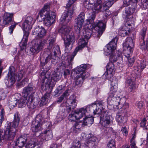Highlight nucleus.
<instances>
[{
    "instance_id": "nucleus-14",
    "label": "nucleus",
    "mask_w": 148,
    "mask_h": 148,
    "mask_svg": "<svg viewBox=\"0 0 148 148\" xmlns=\"http://www.w3.org/2000/svg\"><path fill=\"white\" fill-rule=\"evenodd\" d=\"M56 58L54 57V56H52L50 53L48 54L45 52L40 56L41 63L44 65L48 63H50L51 62L53 64H56L57 62Z\"/></svg>"
},
{
    "instance_id": "nucleus-49",
    "label": "nucleus",
    "mask_w": 148,
    "mask_h": 148,
    "mask_svg": "<svg viewBox=\"0 0 148 148\" xmlns=\"http://www.w3.org/2000/svg\"><path fill=\"white\" fill-rule=\"evenodd\" d=\"M53 53L54 57L56 58V56L58 53H59L60 52V47L58 46L54 45V47H53Z\"/></svg>"
},
{
    "instance_id": "nucleus-47",
    "label": "nucleus",
    "mask_w": 148,
    "mask_h": 148,
    "mask_svg": "<svg viewBox=\"0 0 148 148\" xmlns=\"http://www.w3.org/2000/svg\"><path fill=\"white\" fill-rule=\"evenodd\" d=\"M110 119H107L103 120V119H100V122L101 124V125L104 127H107L108 126L110 123Z\"/></svg>"
},
{
    "instance_id": "nucleus-26",
    "label": "nucleus",
    "mask_w": 148,
    "mask_h": 148,
    "mask_svg": "<svg viewBox=\"0 0 148 148\" xmlns=\"http://www.w3.org/2000/svg\"><path fill=\"white\" fill-rule=\"evenodd\" d=\"M75 113L77 114L76 116L79 119H80L84 116H88V115L86 109L84 108L76 110L75 111Z\"/></svg>"
},
{
    "instance_id": "nucleus-30",
    "label": "nucleus",
    "mask_w": 148,
    "mask_h": 148,
    "mask_svg": "<svg viewBox=\"0 0 148 148\" xmlns=\"http://www.w3.org/2000/svg\"><path fill=\"white\" fill-rule=\"evenodd\" d=\"M84 81L81 76L78 75L75 77L74 82L76 86L80 87L81 86Z\"/></svg>"
},
{
    "instance_id": "nucleus-12",
    "label": "nucleus",
    "mask_w": 148,
    "mask_h": 148,
    "mask_svg": "<svg viewBox=\"0 0 148 148\" xmlns=\"http://www.w3.org/2000/svg\"><path fill=\"white\" fill-rule=\"evenodd\" d=\"M118 39L117 38H115L107 45L106 47L104 48V54L108 56L112 54L116 49Z\"/></svg>"
},
{
    "instance_id": "nucleus-1",
    "label": "nucleus",
    "mask_w": 148,
    "mask_h": 148,
    "mask_svg": "<svg viewBox=\"0 0 148 148\" xmlns=\"http://www.w3.org/2000/svg\"><path fill=\"white\" fill-rule=\"evenodd\" d=\"M76 0H69L66 4V8L67 10L64 12L60 19V23L63 25L59 30V32L62 34L64 40V43L66 50H69V47L73 44L75 41L74 32L71 28L65 25L71 20V16L74 12V9L72 5Z\"/></svg>"
},
{
    "instance_id": "nucleus-22",
    "label": "nucleus",
    "mask_w": 148,
    "mask_h": 148,
    "mask_svg": "<svg viewBox=\"0 0 148 148\" xmlns=\"http://www.w3.org/2000/svg\"><path fill=\"white\" fill-rule=\"evenodd\" d=\"M34 34L37 35L39 38H42L45 36L46 34V30L43 27L37 26L34 29Z\"/></svg>"
},
{
    "instance_id": "nucleus-3",
    "label": "nucleus",
    "mask_w": 148,
    "mask_h": 148,
    "mask_svg": "<svg viewBox=\"0 0 148 148\" xmlns=\"http://www.w3.org/2000/svg\"><path fill=\"white\" fill-rule=\"evenodd\" d=\"M40 77V79L42 80L41 88L43 89L45 86V89H47L48 88L52 90L57 81L61 78L60 75H59L58 73L55 72L52 74L51 78V81L50 82L48 81V78L49 77V76L46 73L42 72L41 73Z\"/></svg>"
},
{
    "instance_id": "nucleus-31",
    "label": "nucleus",
    "mask_w": 148,
    "mask_h": 148,
    "mask_svg": "<svg viewBox=\"0 0 148 148\" xmlns=\"http://www.w3.org/2000/svg\"><path fill=\"white\" fill-rule=\"evenodd\" d=\"M77 49H78V48L76 49H75L72 55L68 57L67 65V66H68L67 67H71L73 60L74 57L76 55L77 53Z\"/></svg>"
},
{
    "instance_id": "nucleus-4",
    "label": "nucleus",
    "mask_w": 148,
    "mask_h": 148,
    "mask_svg": "<svg viewBox=\"0 0 148 148\" xmlns=\"http://www.w3.org/2000/svg\"><path fill=\"white\" fill-rule=\"evenodd\" d=\"M33 18L31 16H28L22 25V29L24 32L23 38L19 44V46L21 50H23L25 48L28 41L29 30L32 28V23Z\"/></svg>"
},
{
    "instance_id": "nucleus-8",
    "label": "nucleus",
    "mask_w": 148,
    "mask_h": 148,
    "mask_svg": "<svg viewBox=\"0 0 148 148\" xmlns=\"http://www.w3.org/2000/svg\"><path fill=\"white\" fill-rule=\"evenodd\" d=\"M43 10L40 11L38 15V18L40 19V21L43 20L44 24L47 26L49 27L51 24L54 23L55 20L56 16L55 13L53 12L51 14L48 13L46 14Z\"/></svg>"
},
{
    "instance_id": "nucleus-9",
    "label": "nucleus",
    "mask_w": 148,
    "mask_h": 148,
    "mask_svg": "<svg viewBox=\"0 0 148 148\" xmlns=\"http://www.w3.org/2000/svg\"><path fill=\"white\" fill-rule=\"evenodd\" d=\"M117 92L110 91L108 98V102L110 105L112 106L115 109L119 108L118 106L121 103L122 101L119 97L117 96Z\"/></svg>"
},
{
    "instance_id": "nucleus-21",
    "label": "nucleus",
    "mask_w": 148,
    "mask_h": 148,
    "mask_svg": "<svg viewBox=\"0 0 148 148\" xmlns=\"http://www.w3.org/2000/svg\"><path fill=\"white\" fill-rule=\"evenodd\" d=\"M102 105L101 103L93 104L89 106V108L93 112L94 114H99L102 112Z\"/></svg>"
},
{
    "instance_id": "nucleus-37",
    "label": "nucleus",
    "mask_w": 148,
    "mask_h": 148,
    "mask_svg": "<svg viewBox=\"0 0 148 148\" xmlns=\"http://www.w3.org/2000/svg\"><path fill=\"white\" fill-rule=\"evenodd\" d=\"M110 115L108 111L104 110L103 109L102 110L100 116V119L105 120L107 119H110Z\"/></svg>"
},
{
    "instance_id": "nucleus-50",
    "label": "nucleus",
    "mask_w": 148,
    "mask_h": 148,
    "mask_svg": "<svg viewBox=\"0 0 148 148\" xmlns=\"http://www.w3.org/2000/svg\"><path fill=\"white\" fill-rule=\"evenodd\" d=\"M107 148H116L114 140L112 139L109 142Z\"/></svg>"
},
{
    "instance_id": "nucleus-19",
    "label": "nucleus",
    "mask_w": 148,
    "mask_h": 148,
    "mask_svg": "<svg viewBox=\"0 0 148 148\" xmlns=\"http://www.w3.org/2000/svg\"><path fill=\"white\" fill-rule=\"evenodd\" d=\"M95 28L97 29L98 34L101 36L105 31L106 27V24L102 21H98L94 24Z\"/></svg>"
},
{
    "instance_id": "nucleus-32",
    "label": "nucleus",
    "mask_w": 148,
    "mask_h": 148,
    "mask_svg": "<svg viewBox=\"0 0 148 148\" xmlns=\"http://www.w3.org/2000/svg\"><path fill=\"white\" fill-rule=\"evenodd\" d=\"M93 121L94 119L93 118L86 116L85 118H84V121L82 125H83V126L87 125L89 126L93 123Z\"/></svg>"
},
{
    "instance_id": "nucleus-24",
    "label": "nucleus",
    "mask_w": 148,
    "mask_h": 148,
    "mask_svg": "<svg viewBox=\"0 0 148 148\" xmlns=\"http://www.w3.org/2000/svg\"><path fill=\"white\" fill-rule=\"evenodd\" d=\"M34 99L32 96L28 97L27 106L30 110L34 109L36 108L38 104V102L37 101H34Z\"/></svg>"
},
{
    "instance_id": "nucleus-62",
    "label": "nucleus",
    "mask_w": 148,
    "mask_h": 148,
    "mask_svg": "<svg viewBox=\"0 0 148 148\" xmlns=\"http://www.w3.org/2000/svg\"><path fill=\"white\" fill-rule=\"evenodd\" d=\"M49 5H46L44 6V7L41 11H42V10H43V11L45 12V14H47L48 13L47 11H48L49 10Z\"/></svg>"
},
{
    "instance_id": "nucleus-64",
    "label": "nucleus",
    "mask_w": 148,
    "mask_h": 148,
    "mask_svg": "<svg viewBox=\"0 0 148 148\" xmlns=\"http://www.w3.org/2000/svg\"><path fill=\"white\" fill-rule=\"evenodd\" d=\"M130 146L131 148H138L136 145V144L134 140H130Z\"/></svg>"
},
{
    "instance_id": "nucleus-56",
    "label": "nucleus",
    "mask_w": 148,
    "mask_h": 148,
    "mask_svg": "<svg viewBox=\"0 0 148 148\" xmlns=\"http://www.w3.org/2000/svg\"><path fill=\"white\" fill-rule=\"evenodd\" d=\"M65 86L64 85H61L58 86L56 88L61 93H62L65 90Z\"/></svg>"
},
{
    "instance_id": "nucleus-23",
    "label": "nucleus",
    "mask_w": 148,
    "mask_h": 148,
    "mask_svg": "<svg viewBox=\"0 0 148 148\" xmlns=\"http://www.w3.org/2000/svg\"><path fill=\"white\" fill-rule=\"evenodd\" d=\"M80 33L79 34H77L78 35L77 38H79L78 41V46L75 49L78 48L77 49V52L81 50L86 45V42L85 40L84 39V38L82 37V35H79Z\"/></svg>"
},
{
    "instance_id": "nucleus-2",
    "label": "nucleus",
    "mask_w": 148,
    "mask_h": 148,
    "mask_svg": "<svg viewBox=\"0 0 148 148\" xmlns=\"http://www.w3.org/2000/svg\"><path fill=\"white\" fill-rule=\"evenodd\" d=\"M114 1H105L103 4H94L92 8L93 12L89 14V18L86 20L87 24H92L96 15L95 13H98L99 12L104 13L105 17L107 18L111 14L109 8L114 3Z\"/></svg>"
},
{
    "instance_id": "nucleus-41",
    "label": "nucleus",
    "mask_w": 148,
    "mask_h": 148,
    "mask_svg": "<svg viewBox=\"0 0 148 148\" xmlns=\"http://www.w3.org/2000/svg\"><path fill=\"white\" fill-rule=\"evenodd\" d=\"M77 100L75 99V97L74 95H71L69 99L67 100V102H70L71 106H72L73 108H75L77 106Z\"/></svg>"
},
{
    "instance_id": "nucleus-53",
    "label": "nucleus",
    "mask_w": 148,
    "mask_h": 148,
    "mask_svg": "<svg viewBox=\"0 0 148 148\" xmlns=\"http://www.w3.org/2000/svg\"><path fill=\"white\" fill-rule=\"evenodd\" d=\"M76 116L77 114L75 111L74 114L72 113L69 114V117L71 121H75L76 120L79 119Z\"/></svg>"
},
{
    "instance_id": "nucleus-29",
    "label": "nucleus",
    "mask_w": 148,
    "mask_h": 148,
    "mask_svg": "<svg viewBox=\"0 0 148 148\" xmlns=\"http://www.w3.org/2000/svg\"><path fill=\"white\" fill-rule=\"evenodd\" d=\"M34 85L32 83L29 84L27 86L25 87L23 90V93L24 94L25 97H27L28 95L33 91Z\"/></svg>"
},
{
    "instance_id": "nucleus-57",
    "label": "nucleus",
    "mask_w": 148,
    "mask_h": 148,
    "mask_svg": "<svg viewBox=\"0 0 148 148\" xmlns=\"http://www.w3.org/2000/svg\"><path fill=\"white\" fill-rule=\"evenodd\" d=\"M79 75L81 76V77L82 78L83 80H84L89 76V74L88 73L85 71Z\"/></svg>"
},
{
    "instance_id": "nucleus-34",
    "label": "nucleus",
    "mask_w": 148,
    "mask_h": 148,
    "mask_svg": "<svg viewBox=\"0 0 148 148\" xmlns=\"http://www.w3.org/2000/svg\"><path fill=\"white\" fill-rule=\"evenodd\" d=\"M28 101V97H22L19 100L18 103V107L19 108H22L25 107Z\"/></svg>"
},
{
    "instance_id": "nucleus-46",
    "label": "nucleus",
    "mask_w": 148,
    "mask_h": 148,
    "mask_svg": "<svg viewBox=\"0 0 148 148\" xmlns=\"http://www.w3.org/2000/svg\"><path fill=\"white\" fill-rule=\"evenodd\" d=\"M126 52H125V56L127 58L129 62L128 65L129 66H131L134 62L135 59L133 57L130 58V55H131L132 53L130 55H127L126 54Z\"/></svg>"
},
{
    "instance_id": "nucleus-58",
    "label": "nucleus",
    "mask_w": 148,
    "mask_h": 148,
    "mask_svg": "<svg viewBox=\"0 0 148 148\" xmlns=\"http://www.w3.org/2000/svg\"><path fill=\"white\" fill-rule=\"evenodd\" d=\"M17 24V23L15 22L12 23L11 26L9 27V32L10 34L12 33L14 30V29L16 25Z\"/></svg>"
},
{
    "instance_id": "nucleus-28",
    "label": "nucleus",
    "mask_w": 148,
    "mask_h": 148,
    "mask_svg": "<svg viewBox=\"0 0 148 148\" xmlns=\"http://www.w3.org/2000/svg\"><path fill=\"white\" fill-rule=\"evenodd\" d=\"M147 29V27L145 26L143 27L140 30V34L141 36V41H140V44L141 46H143L145 45L144 39L146 36Z\"/></svg>"
},
{
    "instance_id": "nucleus-16",
    "label": "nucleus",
    "mask_w": 148,
    "mask_h": 148,
    "mask_svg": "<svg viewBox=\"0 0 148 148\" xmlns=\"http://www.w3.org/2000/svg\"><path fill=\"white\" fill-rule=\"evenodd\" d=\"M84 19L85 14L83 12H81L78 16L77 18V22L74 27L75 31L77 34H79L80 33Z\"/></svg>"
},
{
    "instance_id": "nucleus-5",
    "label": "nucleus",
    "mask_w": 148,
    "mask_h": 148,
    "mask_svg": "<svg viewBox=\"0 0 148 148\" xmlns=\"http://www.w3.org/2000/svg\"><path fill=\"white\" fill-rule=\"evenodd\" d=\"M20 120L19 114L18 113L14 115V120L11 125L8 126L5 129V137L6 138L13 139L15 135L16 128L18 126Z\"/></svg>"
},
{
    "instance_id": "nucleus-25",
    "label": "nucleus",
    "mask_w": 148,
    "mask_h": 148,
    "mask_svg": "<svg viewBox=\"0 0 148 148\" xmlns=\"http://www.w3.org/2000/svg\"><path fill=\"white\" fill-rule=\"evenodd\" d=\"M40 137L41 139L45 141L49 140L53 137L52 132L49 130L45 131L43 133L40 134Z\"/></svg>"
},
{
    "instance_id": "nucleus-39",
    "label": "nucleus",
    "mask_w": 148,
    "mask_h": 148,
    "mask_svg": "<svg viewBox=\"0 0 148 148\" xmlns=\"http://www.w3.org/2000/svg\"><path fill=\"white\" fill-rule=\"evenodd\" d=\"M5 129L4 130V132L0 128V145H2L3 144V141L4 139L7 140H12L13 139L6 138L5 137Z\"/></svg>"
},
{
    "instance_id": "nucleus-55",
    "label": "nucleus",
    "mask_w": 148,
    "mask_h": 148,
    "mask_svg": "<svg viewBox=\"0 0 148 148\" xmlns=\"http://www.w3.org/2000/svg\"><path fill=\"white\" fill-rule=\"evenodd\" d=\"M125 82L126 85L127 86H128L134 83L132 81V79L130 77H128L127 78Z\"/></svg>"
},
{
    "instance_id": "nucleus-59",
    "label": "nucleus",
    "mask_w": 148,
    "mask_h": 148,
    "mask_svg": "<svg viewBox=\"0 0 148 148\" xmlns=\"http://www.w3.org/2000/svg\"><path fill=\"white\" fill-rule=\"evenodd\" d=\"M6 97L5 94L4 92L1 90L0 91V101L4 99Z\"/></svg>"
},
{
    "instance_id": "nucleus-63",
    "label": "nucleus",
    "mask_w": 148,
    "mask_h": 148,
    "mask_svg": "<svg viewBox=\"0 0 148 148\" xmlns=\"http://www.w3.org/2000/svg\"><path fill=\"white\" fill-rule=\"evenodd\" d=\"M116 120L119 123H121L123 121L122 117L120 115H117L116 117Z\"/></svg>"
},
{
    "instance_id": "nucleus-7",
    "label": "nucleus",
    "mask_w": 148,
    "mask_h": 148,
    "mask_svg": "<svg viewBox=\"0 0 148 148\" xmlns=\"http://www.w3.org/2000/svg\"><path fill=\"white\" fill-rule=\"evenodd\" d=\"M43 119L40 115L37 116L35 119L33 121L31 124V128L33 132H36L40 131L42 129H45L48 123L43 121Z\"/></svg>"
},
{
    "instance_id": "nucleus-6",
    "label": "nucleus",
    "mask_w": 148,
    "mask_h": 148,
    "mask_svg": "<svg viewBox=\"0 0 148 148\" xmlns=\"http://www.w3.org/2000/svg\"><path fill=\"white\" fill-rule=\"evenodd\" d=\"M20 120L19 114L18 113L14 115V120L11 125L8 126L5 129V137L6 138L13 139L15 135L16 128L18 126Z\"/></svg>"
},
{
    "instance_id": "nucleus-42",
    "label": "nucleus",
    "mask_w": 148,
    "mask_h": 148,
    "mask_svg": "<svg viewBox=\"0 0 148 148\" xmlns=\"http://www.w3.org/2000/svg\"><path fill=\"white\" fill-rule=\"evenodd\" d=\"M86 68V64H82L78 67L76 70V73L78 75L80 74L85 71Z\"/></svg>"
},
{
    "instance_id": "nucleus-13",
    "label": "nucleus",
    "mask_w": 148,
    "mask_h": 148,
    "mask_svg": "<svg viewBox=\"0 0 148 148\" xmlns=\"http://www.w3.org/2000/svg\"><path fill=\"white\" fill-rule=\"evenodd\" d=\"M46 42L47 41L45 39L39 40L37 43H35L30 48V51L33 54L38 53L43 48Z\"/></svg>"
},
{
    "instance_id": "nucleus-61",
    "label": "nucleus",
    "mask_w": 148,
    "mask_h": 148,
    "mask_svg": "<svg viewBox=\"0 0 148 148\" xmlns=\"http://www.w3.org/2000/svg\"><path fill=\"white\" fill-rule=\"evenodd\" d=\"M128 86L129 87L128 90L129 92H132L135 89V86L134 83Z\"/></svg>"
},
{
    "instance_id": "nucleus-48",
    "label": "nucleus",
    "mask_w": 148,
    "mask_h": 148,
    "mask_svg": "<svg viewBox=\"0 0 148 148\" xmlns=\"http://www.w3.org/2000/svg\"><path fill=\"white\" fill-rule=\"evenodd\" d=\"M130 31H126L125 30L121 29L119 31V33L120 35L122 37H125L127 36L130 33Z\"/></svg>"
},
{
    "instance_id": "nucleus-11",
    "label": "nucleus",
    "mask_w": 148,
    "mask_h": 148,
    "mask_svg": "<svg viewBox=\"0 0 148 148\" xmlns=\"http://www.w3.org/2000/svg\"><path fill=\"white\" fill-rule=\"evenodd\" d=\"M71 108L70 105L66 102L62 103L60 107V111L56 117L58 121H60L63 119L66 116V112L69 113L71 111Z\"/></svg>"
},
{
    "instance_id": "nucleus-15",
    "label": "nucleus",
    "mask_w": 148,
    "mask_h": 148,
    "mask_svg": "<svg viewBox=\"0 0 148 148\" xmlns=\"http://www.w3.org/2000/svg\"><path fill=\"white\" fill-rule=\"evenodd\" d=\"M124 49L126 52V54L130 55L133 51V48L134 46V43L133 40L130 37L127 38L125 42L123 44Z\"/></svg>"
},
{
    "instance_id": "nucleus-54",
    "label": "nucleus",
    "mask_w": 148,
    "mask_h": 148,
    "mask_svg": "<svg viewBox=\"0 0 148 148\" xmlns=\"http://www.w3.org/2000/svg\"><path fill=\"white\" fill-rule=\"evenodd\" d=\"M117 60V58L116 56L114 55V53L111 54L110 57L109 61L110 63H113L116 62Z\"/></svg>"
},
{
    "instance_id": "nucleus-33",
    "label": "nucleus",
    "mask_w": 148,
    "mask_h": 148,
    "mask_svg": "<svg viewBox=\"0 0 148 148\" xmlns=\"http://www.w3.org/2000/svg\"><path fill=\"white\" fill-rule=\"evenodd\" d=\"M47 40L48 41L49 46L48 49L49 50L52 49L53 47H54L55 45L56 39L53 36L51 35H50L48 38Z\"/></svg>"
},
{
    "instance_id": "nucleus-10",
    "label": "nucleus",
    "mask_w": 148,
    "mask_h": 148,
    "mask_svg": "<svg viewBox=\"0 0 148 148\" xmlns=\"http://www.w3.org/2000/svg\"><path fill=\"white\" fill-rule=\"evenodd\" d=\"M23 72L21 71L18 73L17 75L16 74L15 68L13 66H10L9 69L8 75L12 84H14L18 78V80L20 81L23 77Z\"/></svg>"
},
{
    "instance_id": "nucleus-36",
    "label": "nucleus",
    "mask_w": 148,
    "mask_h": 148,
    "mask_svg": "<svg viewBox=\"0 0 148 148\" xmlns=\"http://www.w3.org/2000/svg\"><path fill=\"white\" fill-rule=\"evenodd\" d=\"M27 140V138L21 137L19 138L17 140L16 143L20 148H22L23 147L25 146L24 145L26 142Z\"/></svg>"
},
{
    "instance_id": "nucleus-52",
    "label": "nucleus",
    "mask_w": 148,
    "mask_h": 148,
    "mask_svg": "<svg viewBox=\"0 0 148 148\" xmlns=\"http://www.w3.org/2000/svg\"><path fill=\"white\" fill-rule=\"evenodd\" d=\"M147 123V121L146 119L145 118H144L140 123V126L142 127H145V128L146 130L148 129V123H147V125H146Z\"/></svg>"
},
{
    "instance_id": "nucleus-18",
    "label": "nucleus",
    "mask_w": 148,
    "mask_h": 148,
    "mask_svg": "<svg viewBox=\"0 0 148 148\" xmlns=\"http://www.w3.org/2000/svg\"><path fill=\"white\" fill-rule=\"evenodd\" d=\"M13 16V13H9L5 12L4 15L3 20L2 22H1V25L2 27H4L6 25H8L12 21Z\"/></svg>"
},
{
    "instance_id": "nucleus-45",
    "label": "nucleus",
    "mask_w": 148,
    "mask_h": 148,
    "mask_svg": "<svg viewBox=\"0 0 148 148\" xmlns=\"http://www.w3.org/2000/svg\"><path fill=\"white\" fill-rule=\"evenodd\" d=\"M17 100L15 98H11L9 100V107L12 108H14L17 105Z\"/></svg>"
},
{
    "instance_id": "nucleus-40",
    "label": "nucleus",
    "mask_w": 148,
    "mask_h": 148,
    "mask_svg": "<svg viewBox=\"0 0 148 148\" xmlns=\"http://www.w3.org/2000/svg\"><path fill=\"white\" fill-rule=\"evenodd\" d=\"M111 90L110 91L116 92L117 88V81L116 79H113L111 81Z\"/></svg>"
},
{
    "instance_id": "nucleus-20",
    "label": "nucleus",
    "mask_w": 148,
    "mask_h": 148,
    "mask_svg": "<svg viewBox=\"0 0 148 148\" xmlns=\"http://www.w3.org/2000/svg\"><path fill=\"white\" fill-rule=\"evenodd\" d=\"M87 138L88 139L86 145H88L89 148H95L98 143L97 141V138L92 135H89Z\"/></svg>"
},
{
    "instance_id": "nucleus-60",
    "label": "nucleus",
    "mask_w": 148,
    "mask_h": 148,
    "mask_svg": "<svg viewBox=\"0 0 148 148\" xmlns=\"http://www.w3.org/2000/svg\"><path fill=\"white\" fill-rule=\"evenodd\" d=\"M82 122H76L75 124V127L76 129H79V128L83 126V125Z\"/></svg>"
},
{
    "instance_id": "nucleus-43",
    "label": "nucleus",
    "mask_w": 148,
    "mask_h": 148,
    "mask_svg": "<svg viewBox=\"0 0 148 148\" xmlns=\"http://www.w3.org/2000/svg\"><path fill=\"white\" fill-rule=\"evenodd\" d=\"M50 94L49 93L45 94L41 98L40 105L42 106L45 105L47 103L48 99L50 98Z\"/></svg>"
},
{
    "instance_id": "nucleus-27",
    "label": "nucleus",
    "mask_w": 148,
    "mask_h": 148,
    "mask_svg": "<svg viewBox=\"0 0 148 148\" xmlns=\"http://www.w3.org/2000/svg\"><path fill=\"white\" fill-rule=\"evenodd\" d=\"M136 4L134 3L126 7L125 11L127 16L130 15L134 13L136 10Z\"/></svg>"
},
{
    "instance_id": "nucleus-44",
    "label": "nucleus",
    "mask_w": 148,
    "mask_h": 148,
    "mask_svg": "<svg viewBox=\"0 0 148 148\" xmlns=\"http://www.w3.org/2000/svg\"><path fill=\"white\" fill-rule=\"evenodd\" d=\"M96 0H84V5L87 9L91 8L92 5L94 3Z\"/></svg>"
},
{
    "instance_id": "nucleus-51",
    "label": "nucleus",
    "mask_w": 148,
    "mask_h": 148,
    "mask_svg": "<svg viewBox=\"0 0 148 148\" xmlns=\"http://www.w3.org/2000/svg\"><path fill=\"white\" fill-rule=\"evenodd\" d=\"M80 145V141L75 140L73 141L72 146L70 148H79Z\"/></svg>"
},
{
    "instance_id": "nucleus-35",
    "label": "nucleus",
    "mask_w": 148,
    "mask_h": 148,
    "mask_svg": "<svg viewBox=\"0 0 148 148\" xmlns=\"http://www.w3.org/2000/svg\"><path fill=\"white\" fill-rule=\"evenodd\" d=\"M36 140L34 138H32L28 142L25 147L22 148H34L36 146Z\"/></svg>"
},
{
    "instance_id": "nucleus-17",
    "label": "nucleus",
    "mask_w": 148,
    "mask_h": 148,
    "mask_svg": "<svg viewBox=\"0 0 148 148\" xmlns=\"http://www.w3.org/2000/svg\"><path fill=\"white\" fill-rule=\"evenodd\" d=\"M115 67L113 63L109 62L106 66V72L104 74L106 78L109 79L112 76L114 72Z\"/></svg>"
},
{
    "instance_id": "nucleus-38",
    "label": "nucleus",
    "mask_w": 148,
    "mask_h": 148,
    "mask_svg": "<svg viewBox=\"0 0 148 148\" xmlns=\"http://www.w3.org/2000/svg\"><path fill=\"white\" fill-rule=\"evenodd\" d=\"M92 32L91 30L88 29H86L83 32L82 37L87 40L90 38Z\"/></svg>"
}]
</instances>
